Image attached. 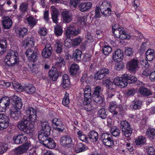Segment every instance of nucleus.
I'll use <instances>...</instances> for the list:
<instances>
[{
    "label": "nucleus",
    "mask_w": 155,
    "mask_h": 155,
    "mask_svg": "<svg viewBox=\"0 0 155 155\" xmlns=\"http://www.w3.org/2000/svg\"><path fill=\"white\" fill-rule=\"evenodd\" d=\"M13 104L10 107L11 117L15 120H18L21 117L20 109L22 104L21 99L16 96H14L11 98Z\"/></svg>",
    "instance_id": "f257e3e1"
},
{
    "label": "nucleus",
    "mask_w": 155,
    "mask_h": 155,
    "mask_svg": "<svg viewBox=\"0 0 155 155\" xmlns=\"http://www.w3.org/2000/svg\"><path fill=\"white\" fill-rule=\"evenodd\" d=\"M30 123L31 121L29 118L24 116L22 119L18 122L17 127L20 130L26 134H28L30 132Z\"/></svg>",
    "instance_id": "f03ea898"
},
{
    "label": "nucleus",
    "mask_w": 155,
    "mask_h": 155,
    "mask_svg": "<svg viewBox=\"0 0 155 155\" xmlns=\"http://www.w3.org/2000/svg\"><path fill=\"white\" fill-rule=\"evenodd\" d=\"M18 54L17 52L10 51L5 57V62L8 66L13 67L18 61Z\"/></svg>",
    "instance_id": "7ed1b4c3"
},
{
    "label": "nucleus",
    "mask_w": 155,
    "mask_h": 155,
    "mask_svg": "<svg viewBox=\"0 0 155 155\" xmlns=\"http://www.w3.org/2000/svg\"><path fill=\"white\" fill-rule=\"evenodd\" d=\"M120 128L121 130L122 134L125 137H129L131 135L132 129L130 127V124L126 120L120 121Z\"/></svg>",
    "instance_id": "20e7f679"
},
{
    "label": "nucleus",
    "mask_w": 155,
    "mask_h": 155,
    "mask_svg": "<svg viewBox=\"0 0 155 155\" xmlns=\"http://www.w3.org/2000/svg\"><path fill=\"white\" fill-rule=\"evenodd\" d=\"M112 30L113 34L117 38L124 40L130 37L129 35L124 31L123 28L115 26L112 27Z\"/></svg>",
    "instance_id": "39448f33"
},
{
    "label": "nucleus",
    "mask_w": 155,
    "mask_h": 155,
    "mask_svg": "<svg viewBox=\"0 0 155 155\" xmlns=\"http://www.w3.org/2000/svg\"><path fill=\"white\" fill-rule=\"evenodd\" d=\"M25 113L28 116H25L29 118L31 121V124L34 125L36 121V110L33 107H28L26 109Z\"/></svg>",
    "instance_id": "423d86ee"
},
{
    "label": "nucleus",
    "mask_w": 155,
    "mask_h": 155,
    "mask_svg": "<svg viewBox=\"0 0 155 155\" xmlns=\"http://www.w3.org/2000/svg\"><path fill=\"white\" fill-rule=\"evenodd\" d=\"M101 139L103 144L106 146L111 147L114 144V142L111 134L107 133H103Z\"/></svg>",
    "instance_id": "0eeeda50"
},
{
    "label": "nucleus",
    "mask_w": 155,
    "mask_h": 155,
    "mask_svg": "<svg viewBox=\"0 0 155 155\" xmlns=\"http://www.w3.org/2000/svg\"><path fill=\"white\" fill-rule=\"evenodd\" d=\"M7 97H2L0 101V111L2 112H5L8 108L10 103V101L12 102V105L13 104V102Z\"/></svg>",
    "instance_id": "6e6552de"
},
{
    "label": "nucleus",
    "mask_w": 155,
    "mask_h": 155,
    "mask_svg": "<svg viewBox=\"0 0 155 155\" xmlns=\"http://www.w3.org/2000/svg\"><path fill=\"white\" fill-rule=\"evenodd\" d=\"M127 76V74H125L122 75L121 77H116L114 79V83L121 88L126 86L128 84L126 78Z\"/></svg>",
    "instance_id": "1a4fd4ad"
},
{
    "label": "nucleus",
    "mask_w": 155,
    "mask_h": 155,
    "mask_svg": "<svg viewBox=\"0 0 155 155\" xmlns=\"http://www.w3.org/2000/svg\"><path fill=\"white\" fill-rule=\"evenodd\" d=\"M72 142L71 137L68 135H65L62 136L60 140V144L64 147H71Z\"/></svg>",
    "instance_id": "9d476101"
},
{
    "label": "nucleus",
    "mask_w": 155,
    "mask_h": 155,
    "mask_svg": "<svg viewBox=\"0 0 155 155\" xmlns=\"http://www.w3.org/2000/svg\"><path fill=\"white\" fill-rule=\"evenodd\" d=\"M139 62L137 59L133 58L127 62V68L130 71L135 72L139 68Z\"/></svg>",
    "instance_id": "9b49d317"
},
{
    "label": "nucleus",
    "mask_w": 155,
    "mask_h": 155,
    "mask_svg": "<svg viewBox=\"0 0 155 155\" xmlns=\"http://www.w3.org/2000/svg\"><path fill=\"white\" fill-rule=\"evenodd\" d=\"M8 117L5 115L0 114V130H3L6 128L8 126L9 124Z\"/></svg>",
    "instance_id": "f8f14e48"
},
{
    "label": "nucleus",
    "mask_w": 155,
    "mask_h": 155,
    "mask_svg": "<svg viewBox=\"0 0 155 155\" xmlns=\"http://www.w3.org/2000/svg\"><path fill=\"white\" fill-rule=\"evenodd\" d=\"M30 146V141H27L15 150V154L19 155L26 152Z\"/></svg>",
    "instance_id": "ddd939ff"
},
{
    "label": "nucleus",
    "mask_w": 155,
    "mask_h": 155,
    "mask_svg": "<svg viewBox=\"0 0 155 155\" xmlns=\"http://www.w3.org/2000/svg\"><path fill=\"white\" fill-rule=\"evenodd\" d=\"M81 31L78 29H76L73 26H69L66 31V36L68 38H70L75 36L78 34Z\"/></svg>",
    "instance_id": "4468645a"
},
{
    "label": "nucleus",
    "mask_w": 155,
    "mask_h": 155,
    "mask_svg": "<svg viewBox=\"0 0 155 155\" xmlns=\"http://www.w3.org/2000/svg\"><path fill=\"white\" fill-rule=\"evenodd\" d=\"M28 139L26 136L22 133L15 135L13 137V140L16 144H21L24 142H27V141H29Z\"/></svg>",
    "instance_id": "2eb2a0df"
},
{
    "label": "nucleus",
    "mask_w": 155,
    "mask_h": 155,
    "mask_svg": "<svg viewBox=\"0 0 155 155\" xmlns=\"http://www.w3.org/2000/svg\"><path fill=\"white\" fill-rule=\"evenodd\" d=\"M27 57L28 60L31 62H34L37 60V54L36 51L31 49H28L26 52Z\"/></svg>",
    "instance_id": "dca6fc26"
},
{
    "label": "nucleus",
    "mask_w": 155,
    "mask_h": 155,
    "mask_svg": "<svg viewBox=\"0 0 155 155\" xmlns=\"http://www.w3.org/2000/svg\"><path fill=\"white\" fill-rule=\"evenodd\" d=\"M2 23L4 28L7 29L10 28L12 27L13 24L12 19L8 16L3 17Z\"/></svg>",
    "instance_id": "f3484780"
},
{
    "label": "nucleus",
    "mask_w": 155,
    "mask_h": 155,
    "mask_svg": "<svg viewBox=\"0 0 155 155\" xmlns=\"http://www.w3.org/2000/svg\"><path fill=\"white\" fill-rule=\"evenodd\" d=\"M52 51L51 45L49 44H46L45 46V48L42 51V56L45 58H48L51 55Z\"/></svg>",
    "instance_id": "a211bd4d"
},
{
    "label": "nucleus",
    "mask_w": 155,
    "mask_h": 155,
    "mask_svg": "<svg viewBox=\"0 0 155 155\" xmlns=\"http://www.w3.org/2000/svg\"><path fill=\"white\" fill-rule=\"evenodd\" d=\"M53 124H54L57 127L56 130L59 132H62L65 129V126L63 124L61 120L60 119L54 118L52 121Z\"/></svg>",
    "instance_id": "6ab92c4d"
},
{
    "label": "nucleus",
    "mask_w": 155,
    "mask_h": 155,
    "mask_svg": "<svg viewBox=\"0 0 155 155\" xmlns=\"http://www.w3.org/2000/svg\"><path fill=\"white\" fill-rule=\"evenodd\" d=\"M50 130L47 131V130H40L39 132L38 138L41 144L43 142L48 138V137L50 135Z\"/></svg>",
    "instance_id": "aec40b11"
},
{
    "label": "nucleus",
    "mask_w": 155,
    "mask_h": 155,
    "mask_svg": "<svg viewBox=\"0 0 155 155\" xmlns=\"http://www.w3.org/2000/svg\"><path fill=\"white\" fill-rule=\"evenodd\" d=\"M61 56L62 57H60L57 59V62L55 65L58 68H61L62 66H64L65 64L64 58L62 57H64V58L67 60L69 59V55L68 53L65 54V55L62 54Z\"/></svg>",
    "instance_id": "412c9836"
},
{
    "label": "nucleus",
    "mask_w": 155,
    "mask_h": 155,
    "mask_svg": "<svg viewBox=\"0 0 155 155\" xmlns=\"http://www.w3.org/2000/svg\"><path fill=\"white\" fill-rule=\"evenodd\" d=\"M50 8L51 10V14L52 21L54 23L57 24L58 20V17L59 15L58 10L54 6H51Z\"/></svg>",
    "instance_id": "4be33fe9"
},
{
    "label": "nucleus",
    "mask_w": 155,
    "mask_h": 155,
    "mask_svg": "<svg viewBox=\"0 0 155 155\" xmlns=\"http://www.w3.org/2000/svg\"><path fill=\"white\" fill-rule=\"evenodd\" d=\"M92 5V3L89 2H82L78 5V7L81 12H85L90 9Z\"/></svg>",
    "instance_id": "5701e85b"
},
{
    "label": "nucleus",
    "mask_w": 155,
    "mask_h": 155,
    "mask_svg": "<svg viewBox=\"0 0 155 155\" xmlns=\"http://www.w3.org/2000/svg\"><path fill=\"white\" fill-rule=\"evenodd\" d=\"M61 16L63 21L66 23L70 22L72 19V15L71 13L68 11H65L61 13Z\"/></svg>",
    "instance_id": "b1692460"
},
{
    "label": "nucleus",
    "mask_w": 155,
    "mask_h": 155,
    "mask_svg": "<svg viewBox=\"0 0 155 155\" xmlns=\"http://www.w3.org/2000/svg\"><path fill=\"white\" fill-rule=\"evenodd\" d=\"M123 51L118 49L116 50L113 54V57L114 61L117 62L121 61L123 58Z\"/></svg>",
    "instance_id": "393cba45"
},
{
    "label": "nucleus",
    "mask_w": 155,
    "mask_h": 155,
    "mask_svg": "<svg viewBox=\"0 0 155 155\" xmlns=\"http://www.w3.org/2000/svg\"><path fill=\"white\" fill-rule=\"evenodd\" d=\"M41 144H43L45 146L51 149H53L56 147V143L51 138H48L44 141Z\"/></svg>",
    "instance_id": "a878e982"
},
{
    "label": "nucleus",
    "mask_w": 155,
    "mask_h": 155,
    "mask_svg": "<svg viewBox=\"0 0 155 155\" xmlns=\"http://www.w3.org/2000/svg\"><path fill=\"white\" fill-rule=\"evenodd\" d=\"M85 86L84 88H83L84 91V100H85L88 99V101H91V89L89 85L87 84L84 85Z\"/></svg>",
    "instance_id": "bb28decb"
},
{
    "label": "nucleus",
    "mask_w": 155,
    "mask_h": 155,
    "mask_svg": "<svg viewBox=\"0 0 155 155\" xmlns=\"http://www.w3.org/2000/svg\"><path fill=\"white\" fill-rule=\"evenodd\" d=\"M49 75L53 81H56L58 76V73L57 68L52 67L49 71Z\"/></svg>",
    "instance_id": "cd10ccee"
},
{
    "label": "nucleus",
    "mask_w": 155,
    "mask_h": 155,
    "mask_svg": "<svg viewBox=\"0 0 155 155\" xmlns=\"http://www.w3.org/2000/svg\"><path fill=\"white\" fill-rule=\"evenodd\" d=\"M88 149V147L83 143H78L75 148V151L77 153L84 151Z\"/></svg>",
    "instance_id": "c85d7f7f"
},
{
    "label": "nucleus",
    "mask_w": 155,
    "mask_h": 155,
    "mask_svg": "<svg viewBox=\"0 0 155 155\" xmlns=\"http://www.w3.org/2000/svg\"><path fill=\"white\" fill-rule=\"evenodd\" d=\"M89 139L90 141L93 142H96L98 138V135L97 133L94 130L91 131L89 133Z\"/></svg>",
    "instance_id": "c756f323"
},
{
    "label": "nucleus",
    "mask_w": 155,
    "mask_h": 155,
    "mask_svg": "<svg viewBox=\"0 0 155 155\" xmlns=\"http://www.w3.org/2000/svg\"><path fill=\"white\" fill-rule=\"evenodd\" d=\"M142 105V102L141 101L135 99L132 102L130 108L131 109L137 110L140 108Z\"/></svg>",
    "instance_id": "7c9ffc66"
},
{
    "label": "nucleus",
    "mask_w": 155,
    "mask_h": 155,
    "mask_svg": "<svg viewBox=\"0 0 155 155\" xmlns=\"http://www.w3.org/2000/svg\"><path fill=\"white\" fill-rule=\"evenodd\" d=\"M70 84V82L68 75L66 74H64L62 77V86L65 89L69 86Z\"/></svg>",
    "instance_id": "2f4dec72"
},
{
    "label": "nucleus",
    "mask_w": 155,
    "mask_h": 155,
    "mask_svg": "<svg viewBox=\"0 0 155 155\" xmlns=\"http://www.w3.org/2000/svg\"><path fill=\"white\" fill-rule=\"evenodd\" d=\"M79 68V66L78 64L74 63L71 64L69 68V72L71 75L72 76H75Z\"/></svg>",
    "instance_id": "473e14b6"
},
{
    "label": "nucleus",
    "mask_w": 155,
    "mask_h": 155,
    "mask_svg": "<svg viewBox=\"0 0 155 155\" xmlns=\"http://www.w3.org/2000/svg\"><path fill=\"white\" fill-rule=\"evenodd\" d=\"M35 41L34 38L31 36L28 37V38L25 39L22 42V46L25 48L29 44L31 46L34 45Z\"/></svg>",
    "instance_id": "72a5a7b5"
},
{
    "label": "nucleus",
    "mask_w": 155,
    "mask_h": 155,
    "mask_svg": "<svg viewBox=\"0 0 155 155\" xmlns=\"http://www.w3.org/2000/svg\"><path fill=\"white\" fill-rule=\"evenodd\" d=\"M82 54V52L81 50L76 49L74 51L73 58L75 61H79L81 60Z\"/></svg>",
    "instance_id": "f704fd0d"
},
{
    "label": "nucleus",
    "mask_w": 155,
    "mask_h": 155,
    "mask_svg": "<svg viewBox=\"0 0 155 155\" xmlns=\"http://www.w3.org/2000/svg\"><path fill=\"white\" fill-rule=\"evenodd\" d=\"M24 91L28 94H32L36 91V88L31 84L26 85L24 86Z\"/></svg>",
    "instance_id": "c9c22d12"
},
{
    "label": "nucleus",
    "mask_w": 155,
    "mask_h": 155,
    "mask_svg": "<svg viewBox=\"0 0 155 155\" xmlns=\"http://www.w3.org/2000/svg\"><path fill=\"white\" fill-rule=\"evenodd\" d=\"M7 41L5 39H0V54H2L5 51Z\"/></svg>",
    "instance_id": "e433bc0d"
},
{
    "label": "nucleus",
    "mask_w": 155,
    "mask_h": 155,
    "mask_svg": "<svg viewBox=\"0 0 155 155\" xmlns=\"http://www.w3.org/2000/svg\"><path fill=\"white\" fill-rule=\"evenodd\" d=\"M146 58L147 60L150 61L155 58L154 51L151 49H148L146 52Z\"/></svg>",
    "instance_id": "4c0bfd02"
},
{
    "label": "nucleus",
    "mask_w": 155,
    "mask_h": 155,
    "mask_svg": "<svg viewBox=\"0 0 155 155\" xmlns=\"http://www.w3.org/2000/svg\"><path fill=\"white\" fill-rule=\"evenodd\" d=\"M55 48L57 53H61L62 51L63 44L60 41L57 40L55 41Z\"/></svg>",
    "instance_id": "58836bf2"
},
{
    "label": "nucleus",
    "mask_w": 155,
    "mask_h": 155,
    "mask_svg": "<svg viewBox=\"0 0 155 155\" xmlns=\"http://www.w3.org/2000/svg\"><path fill=\"white\" fill-rule=\"evenodd\" d=\"M139 90L140 94L145 96H147L152 94V92L149 89L143 87H140Z\"/></svg>",
    "instance_id": "ea45409f"
},
{
    "label": "nucleus",
    "mask_w": 155,
    "mask_h": 155,
    "mask_svg": "<svg viewBox=\"0 0 155 155\" xmlns=\"http://www.w3.org/2000/svg\"><path fill=\"white\" fill-rule=\"evenodd\" d=\"M79 139L82 141L86 143L89 142V138L83 134V133L80 130H79L77 133Z\"/></svg>",
    "instance_id": "a19ab883"
},
{
    "label": "nucleus",
    "mask_w": 155,
    "mask_h": 155,
    "mask_svg": "<svg viewBox=\"0 0 155 155\" xmlns=\"http://www.w3.org/2000/svg\"><path fill=\"white\" fill-rule=\"evenodd\" d=\"M26 20L29 25L32 27H34L37 22V20L31 16H29L27 18Z\"/></svg>",
    "instance_id": "79ce46f5"
},
{
    "label": "nucleus",
    "mask_w": 155,
    "mask_h": 155,
    "mask_svg": "<svg viewBox=\"0 0 155 155\" xmlns=\"http://www.w3.org/2000/svg\"><path fill=\"white\" fill-rule=\"evenodd\" d=\"M91 101V99L89 101H88V99L84 100L83 101V104L84 105V109L87 111H91L93 109L91 104H90Z\"/></svg>",
    "instance_id": "37998d69"
},
{
    "label": "nucleus",
    "mask_w": 155,
    "mask_h": 155,
    "mask_svg": "<svg viewBox=\"0 0 155 155\" xmlns=\"http://www.w3.org/2000/svg\"><path fill=\"white\" fill-rule=\"evenodd\" d=\"M146 133L148 137L150 139H155V129L150 128L147 129Z\"/></svg>",
    "instance_id": "c03bdc74"
},
{
    "label": "nucleus",
    "mask_w": 155,
    "mask_h": 155,
    "mask_svg": "<svg viewBox=\"0 0 155 155\" xmlns=\"http://www.w3.org/2000/svg\"><path fill=\"white\" fill-rule=\"evenodd\" d=\"M98 116L102 119H105L107 118V114L105 109L102 108L100 109L97 113Z\"/></svg>",
    "instance_id": "a18cd8bd"
},
{
    "label": "nucleus",
    "mask_w": 155,
    "mask_h": 155,
    "mask_svg": "<svg viewBox=\"0 0 155 155\" xmlns=\"http://www.w3.org/2000/svg\"><path fill=\"white\" fill-rule=\"evenodd\" d=\"M41 124L42 127L41 130H47V131L51 130V127L47 121L45 120H42L41 121Z\"/></svg>",
    "instance_id": "49530a36"
},
{
    "label": "nucleus",
    "mask_w": 155,
    "mask_h": 155,
    "mask_svg": "<svg viewBox=\"0 0 155 155\" xmlns=\"http://www.w3.org/2000/svg\"><path fill=\"white\" fill-rule=\"evenodd\" d=\"M127 76L126 78L127 81V84H134L137 81V78L130 74H127Z\"/></svg>",
    "instance_id": "de8ad7c7"
},
{
    "label": "nucleus",
    "mask_w": 155,
    "mask_h": 155,
    "mask_svg": "<svg viewBox=\"0 0 155 155\" xmlns=\"http://www.w3.org/2000/svg\"><path fill=\"white\" fill-rule=\"evenodd\" d=\"M27 29L24 27L19 28L17 31V33L20 38H23L27 34Z\"/></svg>",
    "instance_id": "09e8293b"
},
{
    "label": "nucleus",
    "mask_w": 155,
    "mask_h": 155,
    "mask_svg": "<svg viewBox=\"0 0 155 155\" xmlns=\"http://www.w3.org/2000/svg\"><path fill=\"white\" fill-rule=\"evenodd\" d=\"M135 142L137 145L141 146L145 143L146 139L144 137L140 136L135 140Z\"/></svg>",
    "instance_id": "8fccbe9b"
},
{
    "label": "nucleus",
    "mask_w": 155,
    "mask_h": 155,
    "mask_svg": "<svg viewBox=\"0 0 155 155\" xmlns=\"http://www.w3.org/2000/svg\"><path fill=\"white\" fill-rule=\"evenodd\" d=\"M93 100L96 103L101 104L103 102V99L100 95L92 96Z\"/></svg>",
    "instance_id": "3c124183"
},
{
    "label": "nucleus",
    "mask_w": 155,
    "mask_h": 155,
    "mask_svg": "<svg viewBox=\"0 0 155 155\" xmlns=\"http://www.w3.org/2000/svg\"><path fill=\"white\" fill-rule=\"evenodd\" d=\"M102 51L104 54L108 55L112 51V48L110 46L104 45L102 48Z\"/></svg>",
    "instance_id": "603ef678"
},
{
    "label": "nucleus",
    "mask_w": 155,
    "mask_h": 155,
    "mask_svg": "<svg viewBox=\"0 0 155 155\" xmlns=\"http://www.w3.org/2000/svg\"><path fill=\"white\" fill-rule=\"evenodd\" d=\"M8 148V144L5 143H2L0 145V154H3L6 152Z\"/></svg>",
    "instance_id": "864d4df0"
},
{
    "label": "nucleus",
    "mask_w": 155,
    "mask_h": 155,
    "mask_svg": "<svg viewBox=\"0 0 155 155\" xmlns=\"http://www.w3.org/2000/svg\"><path fill=\"white\" fill-rule=\"evenodd\" d=\"M81 0H70L69 5L71 8H76L80 4Z\"/></svg>",
    "instance_id": "5fc2aeb1"
},
{
    "label": "nucleus",
    "mask_w": 155,
    "mask_h": 155,
    "mask_svg": "<svg viewBox=\"0 0 155 155\" xmlns=\"http://www.w3.org/2000/svg\"><path fill=\"white\" fill-rule=\"evenodd\" d=\"M54 32L55 34L57 36H59L62 34L63 30L61 26L57 25L54 27Z\"/></svg>",
    "instance_id": "6e6d98bb"
},
{
    "label": "nucleus",
    "mask_w": 155,
    "mask_h": 155,
    "mask_svg": "<svg viewBox=\"0 0 155 155\" xmlns=\"http://www.w3.org/2000/svg\"><path fill=\"white\" fill-rule=\"evenodd\" d=\"M106 76L99 70L94 74V79L96 80H101Z\"/></svg>",
    "instance_id": "4d7b16f0"
},
{
    "label": "nucleus",
    "mask_w": 155,
    "mask_h": 155,
    "mask_svg": "<svg viewBox=\"0 0 155 155\" xmlns=\"http://www.w3.org/2000/svg\"><path fill=\"white\" fill-rule=\"evenodd\" d=\"M70 101L69 94L66 92L65 95L62 100V103L64 105L67 106L69 103Z\"/></svg>",
    "instance_id": "13d9d810"
},
{
    "label": "nucleus",
    "mask_w": 155,
    "mask_h": 155,
    "mask_svg": "<svg viewBox=\"0 0 155 155\" xmlns=\"http://www.w3.org/2000/svg\"><path fill=\"white\" fill-rule=\"evenodd\" d=\"M145 148L149 155H155V150L152 147L147 146Z\"/></svg>",
    "instance_id": "bf43d9fd"
},
{
    "label": "nucleus",
    "mask_w": 155,
    "mask_h": 155,
    "mask_svg": "<svg viewBox=\"0 0 155 155\" xmlns=\"http://www.w3.org/2000/svg\"><path fill=\"white\" fill-rule=\"evenodd\" d=\"M110 132L115 137L118 136L120 133V130L117 127H114L111 128Z\"/></svg>",
    "instance_id": "052dcab7"
},
{
    "label": "nucleus",
    "mask_w": 155,
    "mask_h": 155,
    "mask_svg": "<svg viewBox=\"0 0 155 155\" xmlns=\"http://www.w3.org/2000/svg\"><path fill=\"white\" fill-rule=\"evenodd\" d=\"M28 68L30 69L32 73L36 74L38 73V68L37 66L34 63L30 64L28 65Z\"/></svg>",
    "instance_id": "680f3d73"
},
{
    "label": "nucleus",
    "mask_w": 155,
    "mask_h": 155,
    "mask_svg": "<svg viewBox=\"0 0 155 155\" xmlns=\"http://www.w3.org/2000/svg\"><path fill=\"white\" fill-rule=\"evenodd\" d=\"M101 12L102 15L105 17L109 16L111 12L110 8L107 9H101Z\"/></svg>",
    "instance_id": "e2e57ef3"
},
{
    "label": "nucleus",
    "mask_w": 155,
    "mask_h": 155,
    "mask_svg": "<svg viewBox=\"0 0 155 155\" xmlns=\"http://www.w3.org/2000/svg\"><path fill=\"white\" fill-rule=\"evenodd\" d=\"M28 4L26 2L22 3L20 6L19 9L21 11L23 12H25L27 11L28 8Z\"/></svg>",
    "instance_id": "0e129e2a"
},
{
    "label": "nucleus",
    "mask_w": 155,
    "mask_h": 155,
    "mask_svg": "<svg viewBox=\"0 0 155 155\" xmlns=\"http://www.w3.org/2000/svg\"><path fill=\"white\" fill-rule=\"evenodd\" d=\"M111 7L110 3V2H108L105 1L103 2L101 5L100 7L101 9H107L110 8Z\"/></svg>",
    "instance_id": "69168bd1"
},
{
    "label": "nucleus",
    "mask_w": 155,
    "mask_h": 155,
    "mask_svg": "<svg viewBox=\"0 0 155 155\" xmlns=\"http://www.w3.org/2000/svg\"><path fill=\"white\" fill-rule=\"evenodd\" d=\"M101 91V88L100 86H97L95 87L92 96L100 95Z\"/></svg>",
    "instance_id": "338daca9"
},
{
    "label": "nucleus",
    "mask_w": 155,
    "mask_h": 155,
    "mask_svg": "<svg viewBox=\"0 0 155 155\" xmlns=\"http://www.w3.org/2000/svg\"><path fill=\"white\" fill-rule=\"evenodd\" d=\"M116 103L115 101H112L110 102L109 104V111H113L112 110H115L117 107Z\"/></svg>",
    "instance_id": "774afa93"
}]
</instances>
